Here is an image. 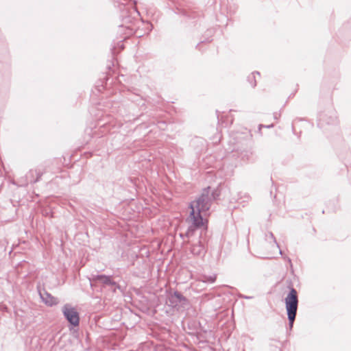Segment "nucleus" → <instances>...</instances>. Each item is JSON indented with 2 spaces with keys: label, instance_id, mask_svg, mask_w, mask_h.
<instances>
[{
  "label": "nucleus",
  "instance_id": "f257e3e1",
  "mask_svg": "<svg viewBox=\"0 0 351 351\" xmlns=\"http://www.w3.org/2000/svg\"><path fill=\"white\" fill-rule=\"evenodd\" d=\"M210 187L204 189L201 195L190 204L191 213L189 221L191 223L186 232V237L190 238L197 228L205 225L206 220L204 217L208 211L211 202L214 199L213 195H210Z\"/></svg>",
  "mask_w": 351,
  "mask_h": 351
},
{
  "label": "nucleus",
  "instance_id": "f03ea898",
  "mask_svg": "<svg viewBox=\"0 0 351 351\" xmlns=\"http://www.w3.org/2000/svg\"><path fill=\"white\" fill-rule=\"evenodd\" d=\"M298 304V293L294 288H291L290 292L285 298V305L290 328L293 327L295 319Z\"/></svg>",
  "mask_w": 351,
  "mask_h": 351
},
{
  "label": "nucleus",
  "instance_id": "7ed1b4c3",
  "mask_svg": "<svg viewBox=\"0 0 351 351\" xmlns=\"http://www.w3.org/2000/svg\"><path fill=\"white\" fill-rule=\"evenodd\" d=\"M62 313L67 321L73 326H77L80 323L79 314L75 308L70 304H65L62 307Z\"/></svg>",
  "mask_w": 351,
  "mask_h": 351
},
{
  "label": "nucleus",
  "instance_id": "20e7f679",
  "mask_svg": "<svg viewBox=\"0 0 351 351\" xmlns=\"http://www.w3.org/2000/svg\"><path fill=\"white\" fill-rule=\"evenodd\" d=\"M118 32L121 35L122 38H126L135 34L137 37H141L143 35L138 30H134V27L132 25H121L119 26Z\"/></svg>",
  "mask_w": 351,
  "mask_h": 351
},
{
  "label": "nucleus",
  "instance_id": "39448f33",
  "mask_svg": "<svg viewBox=\"0 0 351 351\" xmlns=\"http://www.w3.org/2000/svg\"><path fill=\"white\" fill-rule=\"evenodd\" d=\"M92 280L93 281L99 282L104 285L110 286L113 289V291H115L116 289L119 287L116 282L112 281L110 277L104 275L93 276Z\"/></svg>",
  "mask_w": 351,
  "mask_h": 351
},
{
  "label": "nucleus",
  "instance_id": "423d86ee",
  "mask_svg": "<svg viewBox=\"0 0 351 351\" xmlns=\"http://www.w3.org/2000/svg\"><path fill=\"white\" fill-rule=\"evenodd\" d=\"M40 295L43 302L48 306H51L58 303V300L56 298H54L51 294L47 292H45L43 293H40Z\"/></svg>",
  "mask_w": 351,
  "mask_h": 351
},
{
  "label": "nucleus",
  "instance_id": "0eeeda50",
  "mask_svg": "<svg viewBox=\"0 0 351 351\" xmlns=\"http://www.w3.org/2000/svg\"><path fill=\"white\" fill-rule=\"evenodd\" d=\"M186 298L182 296L181 293L178 291L174 292V293L171 296L169 301L173 306L177 305L178 302H182V301H185Z\"/></svg>",
  "mask_w": 351,
  "mask_h": 351
},
{
  "label": "nucleus",
  "instance_id": "6e6552de",
  "mask_svg": "<svg viewBox=\"0 0 351 351\" xmlns=\"http://www.w3.org/2000/svg\"><path fill=\"white\" fill-rule=\"evenodd\" d=\"M204 251V247L201 244L200 241H198L197 244L193 245L191 248V252L193 254L199 256L202 254Z\"/></svg>",
  "mask_w": 351,
  "mask_h": 351
},
{
  "label": "nucleus",
  "instance_id": "1a4fd4ad",
  "mask_svg": "<svg viewBox=\"0 0 351 351\" xmlns=\"http://www.w3.org/2000/svg\"><path fill=\"white\" fill-rule=\"evenodd\" d=\"M216 280V275H210V276H203L201 278V281L203 282H210L213 283Z\"/></svg>",
  "mask_w": 351,
  "mask_h": 351
},
{
  "label": "nucleus",
  "instance_id": "9d476101",
  "mask_svg": "<svg viewBox=\"0 0 351 351\" xmlns=\"http://www.w3.org/2000/svg\"><path fill=\"white\" fill-rule=\"evenodd\" d=\"M269 236H270V237H271V239H274V243H276V239H275V238H274V236L273 233L270 232V233H269Z\"/></svg>",
  "mask_w": 351,
  "mask_h": 351
},
{
  "label": "nucleus",
  "instance_id": "9b49d317",
  "mask_svg": "<svg viewBox=\"0 0 351 351\" xmlns=\"http://www.w3.org/2000/svg\"><path fill=\"white\" fill-rule=\"evenodd\" d=\"M253 87H254L256 86V82H254V84H252Z\"/></svg>",
  "mask_w": 351,
  "mask_h": 351
},
{
  "label": "nucleus",
  "instance_id": "f8f14e48",
  "mask_svg": "<svg viewBox=\"0 0 351 351\" xmlns=\"http://www.w3.org/2000/svg\"><path fill=\"white\" fill-rule=\"evenodd\" d=\"M37 181H38V179H36V180H34L33 182H37Z\"/></svg>",
  "mask_w": 351,
  "mask_h": 351
}]
</instances>
